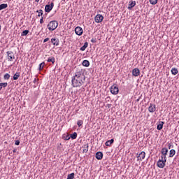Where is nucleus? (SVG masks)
<instances>
[{
	"instance_id": "1",
	"label": "nucleus",
	"mask_w": 179,
	"mask_h": 179,
	"mask_svg": "<svg viewBox=\"0 0 179 179\" xmlns=\"http://www.w3.org/2000/svg\"><path fill=\"white\" fill-rule=\"evenodd\" d=\"M86 80V76L82 70H79L75 73V75L72 77L71 85L73 87H80L85 81Z\"/></svg>"
},
{
	"instance_id": "2",
	"label": "nucleus",
	"mask_w": 179,
	"mask_h": 179,
	"mask_svg": "<svg viewBox=\"0 0 179 179\" xmlns=\"http://www.w3.org/2000/svg\"><path fill=\"white\" fill-rule=\"evenodd\" d=\"M47 27L48 30H50V31H54V30H55V29L58 27V21L57 20L50 21L48 23Z\"/></svg>"
},
{
	"instance_id": "3",
	"label": "nucleus",
	"mask_w": 179,
	"mask_h": 179,
	"mask_svg": "<svg viewBox=\"0 0 179 179\" xmlns=\"http://www.w3.org/2000/svg\"><path fill=\"white\" fill-rule=\"evenodd\" d=\"M119 92H120V90L118 89V86L117 85V84H113L110 87V93H112L115 96L118 94Z\"/></svg>"
},
{
	"instance_id": "4",
	"label": "nucleus",
	"mask_w": 179,
	"mask_h": 179,
	"mask_svg": "<svg viewBox=\"0 0 179 179\" xmlns=\"http://www.w3.org/2000/svg\"><path fill=\"white\" fill-rule=\"evenodd\" d=\"M54 8V2H51L50 3H48L45 5V12L47 13H50V10H52V8Z\"/></svg>"
},
{
	"instance_id": "5",
	"label": "nucleus",
	"mask_w": 179,
	"mask_h": 179,
	"mask_svg": "<svg viewBox=\"0 0 179 179\" xmlns=\"http://www.w3.org/2000/svg\"><path fill=\"white\" fill-rule=\"evenodd\" d=\"M103 19H104V17L100 14H97L94 17L96 23H101L103 22Z\"/></svg>"
},
{
	"instance_id": "6",
	"label": "nucleus",
	"mask_w": 179,
	"mask_h": 179,
	"mask_svg": "<svg viewBox=\"0 0 179 179\" xmlns=\"http://www.w3.org/2000/svg\"><path fill=\"white\" fill-rule=\"evenodd\" d=\"M7 57L8 61H12L13 59H15V54L12 51H8L6 52Z\"/></svg>"
},
{
	"instance_id": "7",
	"label": "nucleus",
	"mask_w": 179,
	"mask_h": 179,
	"mask_svg": "<svg viewBox=\"0 0 179 179\" xmlns=\"http://www.w3.org/2000/svg\"><path fill=\"white\" fill-rule=\"evenodd\" d=\"M75 33L77 36H82V34H83V29L80 27H77L75 29Z\"/></svg>"
},
{
	"instance_id": "8",
	"label": "nucleus",
	"mask_w": 179,
	"mask_h": 179,
	"mask_svg": "<svg viewBox=\"0 0 179 179\" xmlns=\"http://www.w3.org/2000/svg\"><path fill=\"white\" fill-rule=\"evenodd\" d=\"M146 156V152L144 151L141 152L138 156H137V160L138 162L143 160Z\"/></svg>"
},
{
	"instance_id": "9",
	"label": "nucleus",
	"mask_w": 179,
	"mask_h": 179,
	"mask_svg": "<svg viewBox=\"0 0 179 179\" xmlns=\"http://www.w3.org/2000/svg\"><path fill=\"white\" fill-rule=\"evenodd\" d=\"M131 73L133 76H139V75H141V70H139L138 68H135L132 70Z\"/></svg>"
},
{
	"instance_id": "10",
	"label": "nucleus",
	"mask_w": 179,
	"mask_h": 179,
	"mask_svg": "<svg viewBox=\"0 0 179 179\" xmlns=\"http://www.w3.org/2000/svg\"><path fill=\"white\" fill-rule=\"evenodd\" d=\"M136 5V1H130L129 2V6L127 7V9H129V10H131L132 9V8H134V6Z\"/></svg>"
},
{
	"instance_id": "11",
	"label": "nucleus",
	"mask_w": 179,
	"mask_h": 179,
	"mask_svg": "<svg viewBox=\"0 0 179 179\" xmlns=\"http://www.w3.org/2000/svg\"><path fill=\"white\" fill-rule=\"evenodd\" d=\"M148 111H149V113H155V111H156V105L150 103V106L148 108Z\"/></svg>"
},
{
	"instance_id": "12",
	"label": "nucleus",
	"mask_w": 179,
	"mask_h": 179,
	"mask_svg": "<svg viewBox=\"0 0 179 179\" xmlns=\"http://www.w3.org/2000/svg\"><path fill=\"white\" fill-rule=\"evenodd\" d=\"M103 152L100 151L95 154V157L97 160H101L103 159Z\"/></svg>"
},
{
	"instance_id": "13",
	"label": "nucleus",
	"mask_w": 179,
	"mask_h": 179,
	"mask_svg": "<svg viewBox=\"0 0 179 179\" xmlns=\"http://www.w3.org/2000/svg\"><path fill=\"white\" fill-rule=\"evenodd\" d=\"M166 166V162L164 161H158L157 162V167L159 169H164Z\"/></svg>"
},
{
	"instance_id": "14",
	"label": "nucleus",
	"mask_w": 179,
	"mask_h": 179,
	"mask_svg": "<svg viewBox=\"0 0 179 179\" xmlns=\"http://www.w3.org/2000/svg\"><path fill=\"white\" fill-rule=\"evenodd\" d=\"M163 125H164V122L159 121V123L157 125V129L158 131H162V129H163Z\"/></svg>"
},
{
	"instance_id": "15",
	"label": "nucleus",
	"mask_w": 179,
	"mask_h": 179,
	"mask_svg": "<svg viewBox=\"0 0 179 179\" xmlns=\"http://www.w3.org/2000/svg\"><path fill=\"white\" fill-rule=\"evenodd\" d=\"M51 43H53V45H59V39H58V38H52Z\"/></svg>"
},
{
	"instance_id": "16",
	"label": "nucleus",
	"mask_w": 179,
	"mask_h": 179,
	"mask_svg": "<svg viewBox=\"0 0 179 179\" xmlns=\"http://www.w3.org/2000/svg\"><path fill=\"white\" fill-rule=\"evenodd\" d=\"M161 153L163 156H167V154L169 153V149H167V148H163L161 150Z\"/></svg>"
},
{
	"instance_id": "17",
	"label": "nucleus",
	"mask_w": 179,
	"mask_h": 179,
	"mask_svg": "<svg viewBox=\"0 0 179 179\" xmlns=\"http://www.w3.org/2000/svg\"><path fill=\"white\" fill-rule=\"evenodd\" d=\"M82 65L83 66H85V68H88V66H90V62L89 60H83Z\"/></svg>"
},
{
	"instance_id": "18",
	"label": "nucleus",
	"mask_w": 179,
	"mask_h": 179,
	"mask_svg": "<svg viewBox=\"0 0 179 179\" xmlns=\"http://www.w3.org/2000/svg\"><path fill=\"white\" fill-rule=\"evenodd\" d=\"M114 143V138H111L105 143L106 146H111Z\"/></svg>"
},
{
	"instance_id": "19",
	"label": "nucleus",
	"mask_w": 179,
	"mask_h": 179,
	"mask_svg": "<svg viewBox=\"0 0 179 179\" xmlns=\"http://www.w3.org/2000/svg\"><path fill=\"white\" fill-rule=\"evenodd\" d=\"M83 148V153H87V152H89V144L84 145Z\"/></svg>"
},
{
	"instance_id": "20",
	"label": "nucleus",
	"mask_w": 179,
	"mask_h": 179,
	"mask_svg": "<svg viewBox=\"0 0 179 179\" xmlns=\"http://www.w3.org/2000/svg\"><path fill=\"white\" fill-rule=\"evenodd\" d=\"M62 139L64 141H69V139H71V136L69 134H63Z\"/></svg>"
},
{
	"instance_id": "21",
	"label": "nucleus",
	"mask_w": 179,
	"mask_h": 179,
	"mask_svg": "<svg viewBox=\"0 0 179 179\" xmlns=\"http://www.w3.org/2000/svg\"><path fill=\"white\" fill-rule=\"evenodd\" d=\"M88 45H89V43L85 42L84 43V45L80 48V51H85V50H86V48L88 47Z\"/></svg>"
},
{
	"instance_id": "22",
	"label": "nucleus",
	"mask_w": 179,
	"mask_h": 179,
	"mask_svg": "<svg viewBox=\"0 0 179 179\" xmlns=\"http://www.w3.org/2000/svg\"><path fill=\"white\" fill-rule=\"evenodd\" d=\"M29 33H30V31L29 29H25L24 30L22 33H21V36L22 37H24V36H27V34H29Z\"/></svg>"
},
{
	"instance_id": "23",
	"label": "nucleus",
	"mask_w": 179,
	"mask_h": 179,
	"mask_svg": "<svg viewBox=\"0 0 179 179\" xmlns=\"http://www.w3.org/2000/svg\"><path fill=\"white\" fill-rule=\"evenodd\" d=\"M176 155V150L171 149L169 151V157H174V155Z\"/></svg>"
},
{
	"instance_id": "24",
	"label": "nucleus",
	"mask_w": 179,
	"mask_h": 179,
	"mask_svg": "<svg viewBox=\"0 0 179 179\" xmlns=\"http://www.w3.org/2000/svg\"><path fill=\"white\" fill-rule=\"evenodd\" d=\"M8 86V83H0V90Z\"/></svg>"
},
{
	"instance_id": "25",
	"label": "nucleus",
	"mask_w": 179,
	"mask_h": 179,
	"mask_svg": "<svg viewBox=\"0 0 179 179\" xmlns=\"http://www.w3.org/2000/svg\"><path fill=\"white\" fill-rule=\"evenodd\" d=\"M48 62H52V64H54L55 62V58L54 57H50L47 59Z\"/></svg>"
},
{
	"instance_id": "26",
	"label": "nucleus",
	"mask_w": 179,
	"mask_h": 179,
	"mask_svg": "<svg viewBox=\"0 0 179 179\" xmlns=\"http://www.w3.org/2000/svg\"><path fill=\"white\" fill-rule=\"evenodd\" d=\"M171 72L172 75H177V73H178V69H177L176 68H172Z\"/></svg>"
},
{
	"instance_id": "27",
	"label": "nucleus",
	"mask_w": 179,
	"mask_h": 179,
	"mask_svg": "<svg viewBox=\"0 0 179 179\" xmlns=\"http://www.w3.org/2000/svg\"><path fill=\"white\" fill-rule=\"evenodd\" d=\"M8 8L7 3H1L0 4V10H3V9H6Z\"/></svg>"
},
{
	"instance_id": "28",
	"label": "nucleus",
	"mask_w": 179,
	"mask_h": 179,
	"mask_svg": "<svg viewBox=\"0 0 179 179\" xmlns=\"http://www.w3.org/2000/svg\"><path fill=\"white\" fill-rule=\"evenodd\" d=\"M44 65H45V62H43L42 63H41L39 64L38 70L40 71V72H41V71H43V69L44 68Z\"/></svg>"
},
{
	"instance_id": "29",
	"label": "nucleus",
	"mask_w": 179,
	"mask_h": 179,
	"mask_svg": "<svg viewBox=\"0 0 179 179\" xmlns=\"http://www.w3.org/2000/svg\"><path fill=\"white\" fill-rule=\"evenodd\" d=\"M70 138H71V139H73V140L76 139V138H78V133L74 132V133L71 134L70 135Z\"/></svg>"
},
{
	"instance_id": "30",
	"label": "nucleus",
	"mask_w": 179,
	"mask_h": 179,
	"mask_svg": "<svg viewBox=\"0 0 179 179\" xmlns=\"http://www.w3.org/2000/svg\"><path fill=\"white\" fill-rule=\"evenodd\" d=\"M19 76H20V74L19 73H16L14 74L13 79V80H17V79H19Z\"/></svg>"
},
{
	"instance_id": "31",
	"label": "nucleus",
	"mask_w": 179,
	"mask_h": 179,
	"mask_svg": "<svg viewBox=\"0 0 179 179\" xmlns=\"http://www.w3.org/2000/svg\"><path fill=\"white\" fill-rule=\"evenodd\" d=\"M75 178V173H71L67 176L66 179H74Z\"/></svg>"
},
{
	"instance_id": "32",
	"label": "nucleus",
	"mask_w": 179,
	"mask_h": 179,
	"mask_svg": "<svg viewBox=\"0 0 179 179\" xmlns=\"http://www.w3.org/2000/svg\"><path fill=\"white\" fill-rule=\"evenodd\" d=\"M3 79L5 80H8V79H10V74L6 73L4 76H3Z\"/></svg>"
},
{
	"instance_id": "33",
	"label": "nucleus",
	"mask_w": 179,
	"mask_h": 179,
	"mask_svg": "<svg viewBox=\"0 0 179 179\" xmlns=\"http://www.w3.org/2000/svg\"><path fill=\"white\" fill-rule=\"evenodd\" d=\"M36 12H38V17H40V16H41V17L43 16V15L44 14V12L43 11V10H37Z\"/></svg>"
},
{
	"instance_id": "34",
	"label": "nucleus",
	"mask_w": 179,
	"mask_h": 179,
	"mask_svg": "<svg viewBox=\"0 0 179 179\" xmlns=\"http://www.w3.org/2000/svg\"><path fill=\"white\" fill-rule=\"evenodd\" d=\"M77 125H78V127H82V125H83V120H78L77 122Z\"/></svg>"
},
{
	"instance_id": "35",
	"label": "nucleus",
	"mask_w": 179,
	"mask_h": 179,
	"mask_svg": "<svg viewBox=\"0 0 179 179\" xmlns=\"http://www.w3.org/2000/svg\"><path fill=\"white\" fill-rule=\"evenodd\" d=\"M150 3H151V5H156L157 0H150Z\"/></svg>"
},
{
	"instance_id": "36",
	"label": "nucleus",
	"mask_w": 179,
	"mask_h": 179,
	"mask_svg": "<svg viewBox=\"0 0 179 179\" xmlns=\"http://www.w3.org/2000/svg\"><path fill=\"white\" fill-rule=\"evenodd\" d=\"M174 148V145H173L172 143H169V144H168V148H169V149H171V148Z\"/></svg>"
},
{
	"instance_id": "37",
	"label": "nucleus",
	"mask_w": 179,
	"mask_h": 179,
	"mask_svg": "<svg viewBox=\"0 0 179 179\" xmlns=\"http://www.w3.org/2000/svg\"><path fill=\"white\" fill-rule=\"evenodd\" d=\"M15 145L16 146H19V145H20V141H19V140H15Z\"/></svg>"
},
{
	"instance_id": "38",
	"label": "nucleus",
	"mask_w": 179,
	"mask_h": 179,
	"mask_svg": "<svg viewBox=\"0 0 179 179\" xmlns=\"http://www.w3.org/2000/svg\"><path fill=\"white\" fill-rule=\"evenodd\" d=\"M44 29H42L41 31L39 32L40 36L44 37Z\"/></svg>"
},
{
	"instance_id": "39",
	"label": "nucleus",
	"mask_w": 179,
	"mask_h": 179,
	"mask_svg": "<svg viewBox=\"0 0 179 179\" xmlns=\"http://www.w3.org/2000/svg\"><path fill=\"white\" fill-rule=\"evenodd\" d=\"M40 23H41V24H43L44 23V15H43V17H41V18L40 20Z\"/></svg>"
},
{
	"instance_id": "40",
	"label": "nucleus",
	"mask_w": 179,
	"mask_h": 179,
	"mask_svg": "<svg viewBox=\"0 0 179 179\" xmlns=\"http://www.w3.org/2000/svg\"><path fill=\"white\" fill-rule=\"evenodd\" d=\"M166 155H164V159L163 162H164L165 163H167V157H166Z\"/></svg>"
},
{
	"instance_id": "41",
	"label": "nucleus",
	"mask_w": 179,
	"mask_h": 179,
	"mask_svg": "<svg viewBox=\"0 0 179 179\" xmlns=\"http://www.w3.org/2000/svg\"><path fill=\"white\" fill-rule=\"evenodd\" d=\"M91 42L92 43H97V40L96 38H92Z\"/></svg>"
},
{
	"instance_id": "42",
	"label": "nucleus",
	"mask_w": 179,
	"mask_h": 179,
	"mask_svg": "<svg viewBox=\"0 0 179 179\" xmlns=\"http://www.w3.org/2000/svg\"><path fill=\"white\" fill-rule=\"evenodd\" d=\"M164 157V155H162V156H161V159H159L158 161H162L163 162Z\"/></svg>"
},
{
	"instance_id": "43",
	"label": "nucleus",
	"mask_w": 179,
	"mask_h": 179,
	"mask_svg": "<svg viewBox=\"0 0 179 179\" xmlns=\"http://www.w3.org/2000/svg\"><path fill=\"white\" fill-rule=\"evenodd\" d=\"M141 97H142V95H141V96L138 97V99H136V101L138 102L139 100H141Z\"/></svg>"
},
{
	"instance_id": "44",
	"label": "nucleus",
	"mask_w": 179,
	"mask_h": 179,
	"mask_svg": "<svg viewBox=\"0 0 179 179\" xmlns=\"http://www.w3.org/2000/svg\"><path fill=\"white\" fill-rule=\"evenodd\" d=\"M17 150L14 149V150H13V153H16Z\"/></svg>"
},
{
	"instance_id": "45",
	"label": "nucleus",
	"mask_w": 179,
	"mask_h": 179,
	"mask_svg": "<svg viewBox=\"0 0 179 179\" xmlns=\"http://www.w3.org/2000/svg\"><path fill=\"white\" fill-rule=\"evenodd\" d=\"M50 40V38H45V41L47 42V41H48Z\"/></svg>"
},
{
	"instance_id": "46",
	"label": "nucleus",
	"mask_w": 179,
	"mask_h": 179,
	"mask_svg": "<svg viewBox=\"0 0 179 179\" xmlns=\"http://www.w3.org/2000/svg\"><path fill=\"white\" fill-rule=\"evenodd\" d=\"M35 2H40V0H35Z\"/></svg>"
},
{
	"instance_id": "47",
	"label": "nucleus",
	"mask_w": 179,
	"mask_h": 179,
	"mask_svg": "<svg viewBox=\"0 0 179 179\" xmlns=\"http://www.w3.org/2000/svg\"><path fill=\"white\" fill-rule=\"evenodd\" d=\"M43 43H45V38L43 39Z\"/></svg>"
},
{
	"instance_id": "48",
	"label": "nucleus",
	"mask_w": 179,
	"mask_h": 179,
	"mask_svg": "<svg viewBox=\"0 0 179 179\" xmlns=\"http://www.w3.org/2000/svg\"><path fill=\"white\" fill-rule=\"evenodd\" d=\"M0 31H1V24H0Z\"/></svg>"
}]
</instances>
